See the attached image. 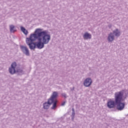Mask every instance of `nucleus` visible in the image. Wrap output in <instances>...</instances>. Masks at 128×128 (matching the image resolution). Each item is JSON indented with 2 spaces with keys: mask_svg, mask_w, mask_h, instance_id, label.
Masks as SVG:
<instances>
[{
  "mask_svg": "<svg viewBox=\"0 0 128 128\" xmlns=\"http://www.w3.org/2000/svg\"><path fill=\"white\" fill-rule=\"evenodd\" d=\"M124 100V90L116 92L114 94V100L110 99L107 102L108 108H114L116 106L118 110H122L124 108L126 104L122 102Z\"/></svg>",
  "mask_w": 128,
  "mask_h": 128,
  "instance_id": "obj_1",
  "label": "nucleus"
},
{
  "mask_svg": "<svg viewBox=\"0 0 128 128\" xmlns=\"http://www.w3.org/2000/svg\"><path fill=\"white\" fill-rule=\"evenodd\" d=\"M42 30H39L38 34L36 40H38L36 42V46L38 50H42L44 48V44H48L50 40V34H48V31H42Z\"/></svg>",
  "mask_w": 128,
  "mask_h": 128,
  "instance_id": "obj_2",
  "label": "nucleus"
},
{
  "mask_svg": "<svg viewBox=\"0 0 128 128\" xmlns=\"http://www.w3.org/2000/svg\"><path fill=\"white\" fill-rule=\"evenodd\" d=\"M40 30H42L40 28H37L34 32V34H31L30 38H26V44L28 46L30 44H32L34 40H36L38 38V34L40 32Z\"/></svg>",
  "mask_w": 128,
  "mask_h": 128,
  "instance_id": "obj_3",
  "label": "nucleus"
},
{
  "mask_svg": "<svg viewBox=\"0 0 128 128\" xmlns=\"http://www.w3.org/2000/svg\"><path fill=\"white\" fill-rule=\"evenodd\" d=\"M16 62H13L11 64V66L9 68L8 72L10 74H14L16 72Z\"/></svg>",
  "mask_w": 128,
  "mask_h": 128,
  "instance_id": "obj_4",
  "label": "nucleus"
},
{
  "mask_svg": "<svg viewBox=\"0 0 128 128\" xmlns=\"http://www.w3.org/2000/svg\"><path fill=\"white\" fill-rule=\"evenodd\" d=\"M58 96V92H54L50 98H48L49 102L52 104L54 100H56V98Z\"/></svg>",
  "mask_w": 128,
  "mask_h": 128,
  "instance_id": "obj_5",
  "label": "nucleus"
},
{
  "mask_svg": "<svg viewBox=\"0 0 128 128\" xmlns=\"http://www.w3.org/2000/svg\"><path fill=\"white\" fill-rule=\"evenodd\" d=\"M92 78H87L84 80V86L86 88H88V86H92Z\"/></svg>",
  "mask_w": 128,
  "mask_h": 128,
  "instance_id": "obj_6",
  "label": "nucleus"
},
{
  "mask_svg": "<svg viewBox=\"0 0 128 128\" xmlns=\"http://www.w3.org/2000/svg\"><path fill=\"white\" fill-rule=\"evenodd\" d=\"M21 50H22V52H24L26 56H30V50L26 46H20Z\"/></svg>",
  "mask_w": 128,
  "mask_h": 128,
  "instance_id": "obj_7",
  "label": "nucleus"
},
{
  "mask_svg": "<svg viewBox=\"0 0 128 128\" xmlns=\"http://www.w3.org/2000/svg\"><path fill=\"white\" fill-rule=\"evenodd\" d=\"M112 34L114 36H116V38H118L120 36V31L118 30V28H116L112 32Z\"/></svg>",
  "mask_w": 128,
  "mask_h": 128,
  "instance_id": "obj_8",
  "label": "nucleus"
},
{
  "mask_svg": "<svg viewBox=\"0 0 128 128\" xmlns=\"http://www.w3.org/2000/svg\"><path fill=\"white\" fill-rule=\"evenodd\" d=\"M49 102L50 99H48V101L47 102H45L43 104V108H44V110H48V108H50V106L52 104V103H50V102Z\"/></svg>",
  "mask_w": 128,
  "mask_h": 128,
  "instance_id": "obj_9",
  "label": "nucleus"
},
{
  "mask_svg": "<svg viewBox=\"0 0 128 128\" xmlns=\"http://www.w3.org/2000/svg\"><path fill=\"white\" fill-rule=\"evenodd\" d=\"M108 40L109 42H112L114 40V35L112 32H110L108 35Z\"/></svg>",
  "mask_w": 128,
  "mask_h": 128,
  "instance_id": "obj_10",
  "label": "nucleus"
},
{
  "mask_svg": "<svg viewBox=\"0 0 128 128\" xmlns=\"http://www.w3.org/2000/svg\"><path fill=\"white\" fill-rule=\"evenodd\" d=\"M83 38L84 40H90L92 38V34L88 32H85L83 36Z\"/></svg>",
  "mask_w": 128,
  "mask_h": 128,
  "instance_id": "obj_11",
  "label": "nucleus"
},
{
  "mask_svg": "<svg viewBox=\"0 0 128 128\" xmlns=\"http://www.w3.org/2000/svg\"><path fill=\"white\" fill-rule=\"evenodd\" d=\"M10 32H16V26L12 24L10 25Z\"/></svg>",
  "mask_w": 128,
  "mask_h": 128,
  "instance_id": "obj_12",
  "label": "nucleus"
},
{
  "mask_svg": "<svg viewBox=\"0 0 128 128\" xmlns=\"http://www.w3.org/2000/svg\"><path fill=\"white\" fill-rule=\"evenodd\" d=\"M30 50H34L36 46V42H32L28 44Z\"/></svg>",
  "mask_w": 128,
  "mask_h": 128,
  "instance_id": "obj_13",
  "label": "nucleus"
},
{
  "mask_svg": "<svg viewBox=\"0 0 128 128\" xmlns=\"http://www.w3.org/2000/svg\"><path fill=\"white\" fill-rule=\"evenodd\" d=\"M20 30L22 32L24 33V34H26V36L28 34V30L26 29H25V28H24V26H20Z\"/></svg>",
  "mask_w": 128,
  "mask_h": 128,
  "instance_id": "obj_14",
  "label": "nucleus"
},
{
  "mask_svg": "<svg viewBox=\"0 0 128 128\" xmlns=\"http://www.w3.org/2000/svg\"><path fill=\"white\" fill-rule=\"evenodd\" d=\"M16 72L18 74H24V70L22 69L19 68L16 70Z\"/></svg>",
  "mask_w": 128,
  "mask_h": 128,
  "instance_id": "obj_15",
  "label": "nucleus"
},
{
  "mask_svg": "<svg viewBox=\"0 0 128 128\" xmlns=\"http://www.w3.org/2000/svg\"><path fill=\"white\" fill-rule=\"evenodd\" d=\"M74 116H76V113L74 112V108H72L71 117H72V121H74Z\"/></svg>",
  "mask_w": 128,
  "mask_h": 128,
  "instance_id": "obj_16",
  "label": "nucleus"
},
{
  "mask_svg": "<svg viewBox=\"0 0 128 128\" xmlns=\"http://www.w3.org/2000/svg\"><path fill=\"white\" fill-rule=\"evenodd\" d=\"M57 102H58V100H55L54 101V102H52L53 105H52V106L51 108V110H54V108H56Z\"/></svg>",
  "mask_w": 128,
  "mask_h": 128,
  "instance_id": "obj_17",
  "label": "nucleus"
},
{
  "mask_svg": "<svg viewBox=\"0 0 128 128\" xmlns=\"http://www.w3.org/2000/svg\"><path fill=\"white\" fill-rule=\"evenodd\" d=\"M62 96H64V98H68V95H66V93H62Z\"/></svg>",
  "mask_w": 128,
  "mask_h": 128,
  "instance_id": "obj_18",
  "label": "nucleus"
},
{
  "mask_svg": "<svg viewBox=\"0 0 128 128\" xmlns=\"http://www.w3.org/2000/svg\"><path fill=\"white\" fill-rule=\"evenodd\" d=\"M66 101H64L63 102L61 106H64L66 104Z\"/></svg>",
  "mask_w": 128,
  "mask_h": 128,
  "instance_id": "obj_19",
  "label": "nucleus"
}]
</instances>
